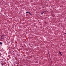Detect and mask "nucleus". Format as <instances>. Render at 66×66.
Segmentation results:
<instances>
[{
  "mask_svg": "<svg viewBox=\"0 0 66 66\" xmlns=\"http://www.w3.org/2000/svg\"><path fill=\"white\" fill-rule=\"evenodd\" d=\"M41 14H42V15H43V14H44V13L43 12H41Z\"/></svg>",
  "mask_w": 66,
  "mask_h": 66,
  "instance_id": "obj_3",
  "label": "nucleus"
},
{
  "mask_svg": "<svg viewBox=\"0 0 66 66\" xmlns=\"http://www.w3.org/2000/svg\"><path fill=\"white\" fill-rule=\"evenodd\" d=\"M2 65H3V63H2Z\"/></svg>",
  "mask_w": 66,
  "mask_h": 66,
  "instance_id": "obj_8",
  "label": "nucleus"
},
{
  "mask_svg": "<svg viewBox=\"0 0 66 66\" xmlns=\"http://www.w3.org/2000/svg\"><path fill=\"white\" fill-rule=\"evenodd\" d=\"M4 36H1V38L2 39H4Z\"/></svg>",
  "mask_w": 66,
  "mask_h": 66,
  "instance_id": "obj_1",
  "label": "nucleus"
},
{
  "mask_svg": "<svg viewBox=\"0 0 66 66\" xmlns=\"http://www.w3.org/2000/svg\"><path fill=\"white\" fill-rule=\"evenodd\" d=\"M59 54H61V52L59 51Z\"/></svg>",
  "mask_w": 66,
  "mask_h": 66,
  "instance_id": "obj_4",
  "label": "nucleus"
},
{
  "mask_svg": "<svg viewBox=\"0 0 66 66\" xmlns=\"http://www.w3.org/2000/svg\"><path fill=\"white\" fill-rule=\"evenodd\" d=\"M4 35H2V36H4Z\"/></svg>",
  "mask_w": 66,
  "mask_h": 66,
  "instance_id": "obj_9",
  "label": "nucleus"
},
{
  "mask_svg": "<svg viewBox=\"0 0 66 66\" xmlns=\"http://www.w3.org/2000/svg\"><path fill=\"white\" fill-rule=\"evenodd\" d=\"M5 37V36H4Z\"/></svg>",
  "mask_w": 66,
  "mask_h": 66,
  "instance_id": "obj_10",
  "label": "nucleus"
},
{
  "mask_svg": "<svg viewBox=\"0 0 66 66\" xmlns=\"http://www.w3.org/2000/svg\"><path fill=\"white\" fill-rule=\"evenodd\" d=\"M29 14H30V15H31V13H30V12H29Z\"/></svg>",
  "mask_w": 66,
  "mask_h": 66,
  "instance_id": "obj_7",
  "label": "nucleus"
},
{
  "mask_svg": "<svg viewBox=\"0 0 66 66\" xmlns=\"http://www.w3.org/2000/svg\"><path fill=\"white\" fill-rule=\"evenodd\" d=\"M45 12H48V11H43V12H43V13H45Z\"/></svg>",
  "mask_w": 66,
  "mask_h": 66,
  "instance_id": "obj_2",
  "label": "nucleus"
},
{
  "mask_svg": "<svg viewBox=\"0 0 66 66\" xmlns=\"http://www.w3.org/2000/svg\"><path fill=\"white\" fill-rule=\"evenodd\" d=\"M0 44H1V45H2V43L1 42H0Z\"/></svg>",
  "mask_w": 66,
  "mask_h": 66,
  "instance_id": "obj_6",
  "label": "nucleus"
},
{
  "mask_svg": "<svg viewBox=\"0 0 66 66\" xmlns=\"http://www.w3.org/2000/svg\"><path fill=\"white\" fill-rule=\"evenodd\" d=\"M29 12H29L27 11V12H26V13H29Z\"/></svg>",
  "mask_w": 66,
  "mask_h": 66,
  "instance_id": "obj_5",
  "label": "nucleus"
}]
</instances>
